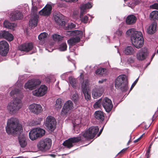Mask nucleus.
Returning <instances> with one entry per match:
<instances>
[{
    "instance_id": "obj_63",
    "label": "nucleus",
    "mask_w": 158,
    "mask_h": 158,
    "mask_svg": "<svg viewBox=\"0 0 158 158\" xmlns=\"http://www.w3.org/2000/svg\"><path fill=\"white\" fill-rule=\"evenodd\" d=\"M157 52L158 53V49L157 50Z\"/></svg>"
},
{
    "instance_id": "obj_2",
    "label": "nucleus",
    "mask_w": 158,
    "mask_h": 158,
    "mask_svg": "<svg viewBox=\"0 0 158 158\" xmlns=\"http://www.w3.org/2000/svg\"><path fill=\"white\" fill-rule=\"evenodd\" d=\"M126 34L131 35L132 43L135 48H139L143 46L144 41L141 32L136 31L134 28H131L127 31Z\"/></svg>"
},
{
    "instance_id": "obj_47",
    "label": "nucleus",
    "mask_w": 158,
    "mask_h": 158,
    "mask_svg": "<svg viewBox=\"0 0 158 158\" xmlns=\"http://www.w3.org/2000/svg\"><path fill=\"white\" fill-rule=\"evenodd\" d=\"M128 6L132 8L135 6V4L134 3L133 1L128 2L127 4Z\"/></svg>"
},
{
    "instance_id": "obj_50",
    "label": "nucleus",
    "mask_w": 158,
    "mask_h": 158,
    "mask_svg": "<svg viewBox=\"0 0 158 158\" xmlns=\"http://www.w3.org/2000/svg\"><path fill=\"white\" fill-rule=\"evenodd\" d=\"M143 134H143L138 139H137L135 140L134 141V143H136L137 142H138L142 138V136H143Z\"/></svg>"
},
{
    "instance_id": "obj_13",
    "label": "nucleus",
    "mask_w": 158,
    "mask_h": 158,
    "mask_svg": "<svg viewBox=\"0 0 158 158\" xmlns=\"http://www.w3.org/2000/svg\"><path fill=\"white\" fill-rule=\"evenodd\" d=\"M48 87L44 85H41L40 87L32 91V94L36 97H42L47 92Z\"/></svg>"
},
{
    "instance_id": "obj_19",
    "label": "nucleus",
    "mask_w": 158,
    "mask_h": 158,
    "mask_svg": "<svg viewBox=\"0 0 158 158\" xmlns=\"http://www.w3.org/2000/svg\"><path fill=\"white\" fill-rule=\"evenodd\" d=\"M33 44L31 43H27L21 45L19 47V50L26 52L34 49Z\"/></svg>"
},
{
    "instance_id": "obj_10",
    "label": "nucleus",
    "mask_w": 158,
    "mask_h": 158,
    "mask_svg": "<svg viewBox=\"0 0 158 158\" xmlns=\"http://www.w3.org/2000/svg\"><path fill=\"white\" fill-rule=\"evenodd\" d=\"M89 81L87 79L83 81L81 85L82 91L84 94L85 98L86 100H89L91 98L90 93L89 92V89L88 87Z\"/></svg>"
},
{
    "instance_id": "obj_54",
    "label": "nucleus",
    "mask_w": 158,
    "mask_h": 158,
    "mask_svg": "<svg viewBox=\"0 0 158 158\" xmlns=\"http://www.w3.org/2000/svg\"><path fill=\"white\" fill-rule=\"evenodd\" d=\"M106 81V79H102V80H99L98 82L99 83V84H102V83L103 82H105Z\"/></svg>"
},
{
    "instance_id": "obj_24",
    "label": "nucleus",
    "mask_w": 158,
    "mask_h": 158,
    "mask_svg": "<svg viewBox=\"0 0 158 158\" xmlns=\"http://www.w3.org/2000/svg\"><path fill=\"white\" fill-rule=\"evenodd\" d=\"M62 15L60 14H56L54 15V18L55 22L60 25H63L64 23L62 19Z\"/></svg>"
},
{
    "instance_id": "obj_62",
    "label": "nucleus",
    "mask_w": 158,
    "mask_h": 158,
    "mask_svg": "<svg viewBox=\"0 0 158 158\" xmlns=\"http://www.w3.org/2000/svg\"><path fill=\"white\" fill-rule=\"evenodd\" d=\"M19 86H20V89H21V87H23V86H22V85H21V84H20L19 85Z\"/></svg>"
},
{
    "instance_id": "obj_61",
    "label": "nucleus",
    "mask_w": 158,
    "mask_h": 158,
    "mask_svg": "<svg viewBox=\"0 0 158 158\" xmlns=\"http://www.w3.org/2000/svg\"><path fill=\"white\" fill-rule=\"evenodd\" d=\"M150 148H149L148 150H147V153H150Z\"/></svg>"
},
{
    "instance_id": "obj_6",
    "label": "nucleus",
    "mask_w": 158,
    "mask_h": 158,
    "mask_svg": "<svg viewBox=\"0 0 158 158\" xmlns=\"http://www.w3.org/2000/svg\"><path fill=\"white\" fill-rule=\"evenodd\" d=\"M32 5L31 11L33 13V15L29 21V25L31 28H33L36 26L37 24L38 16L36 14L38 8L34 4L33 0H32Z\"/></svg>"
},
{
    "instance_id": "obj_5",
    "label": "nucleus",
    "mask_w": 158,
    "mask_h": 158,
    "mask_svg": "<svg viewBox=\"0 0 158 158\" xmlns=\"http://www.w3.org/2000/svg\"><path fill=\"white\" fill-rule=\"evenodd\" d=\"M21 99L16 98L8 104L7 108L10 114H14L19 111L21 108Z\"/></svg>"
},
{
    "instance_id": "obj_25",
    "label": "nucleus",
    "mask_w": 158,
    "mask_h": 158,
    "mask_svg": "<svg viewBox=\"0 0 158 158\" xmlns=\"http://www.w3.org/2000/svg\"><path fill=\"white\" fill-rule=\"evenodd\" d=\"M156 25L155 22L152 23L147 28V32L149 34L152 35L156 31Z\"/></svg>"
},
{
    "instance_id": "obj_43",
    "label": "nucleus",
    "mask_w": 158,
    "mask_h": 158,
    "mask_svg": "<svg viewBox=\"0 0 158 158\" xmlns=\"http://www.w3.org/2000/svg\"><path fill=\"white\" fill-rule=\"evenodd\" d=\"M67 48L66 44L65 43H63L60 45L59 49L60 51H64L66 50Z\"/></svg>"
},
{
    "instance_id": "obj_4",
    "label": "nucleus",
    "mask_w": 158,
    "mask_h": 158,
    "mask_svg": "<svg viewBox=\"0 0 158 158\" xmlns=\"http://www.w3.org/2000/svg\"><path fill=\"white\" fill-rule=\"evenodd\" d=\"M115 86L116 88L120 89L123 92H125L127 90L128 88L126 76L122 75L118 76L115 80Z\"/></svg>"
},
{
    "instance_id": "obj_7",
    "label": "nucleus",
    "mask_w": 158,
    "mask_h": 158,
    "mask_svg": "<svg viewBox=\"0 0 158 158\" xmlns=\"http://www.w3.org/2000/svg\"><path fill=\"white\" fill-rule=\"evenodd\" d=\"M44 130L40 128H36L32 129L29 132V138L32 140H35L38 138L43 136L45 134Z\"/></svg>"
},
{
    "instance_id": "obj_39",
    "label": "nucleus",
    "mask_w": 158,
    "mask_h": 158,
    "mask_svg": "<svg viewBox=\"0 0 158 158\" xmlns=\"http://www.w3.org/2000/svg\"><path fill=\"white\" fill-rule=\"evenodd\" d=\"M69 83L74 88H76L77 83L76 80L72 77H69Z\"/></svg>"
},
{
    "instance_id": "obj_60",
    "label": "nucleus",
    "mask_w": 158,
    "mask_h": 158,
    "mask_svg": "<svg viewBox=\"0 0 158 158\" xmlns=\"http://www.w3.org/2000/svg\"><path fill=\"white\" fill-rule=\"evenodd\" d=\"M155 55V53H154V54H153V55H152V58H151V60H152V59L153 58V57Z\"/></svg>"
},
{
    "instance_id": "obj_29",
    "label": "nucleus",
    "mask_w": 158,
    "mask_h": 158,
    "mask_svg": "<svg viewBox=\"0 0 158 158\" xmlns=\"http://www.w3.org/2000/svg\"><path fill=\"white\" fill-rule=\"evenodd\" d=\"M80 37L77 36L75 37H73L70 39L68 40V44L71 46L74 45L76 43H78L80 40V38L81 37L79 35Z\"/></svg>"
},
{
    "instance_id": "obj_45",
    "label": "nucleus",
    "mask_w": 158,
    "mask_h": 158,
    "mask_svg": "<svg viewBox=\"0 0 158 158\" xmlns=\"http://www.w3.org/2000/svg\"><path fill=\"white\" fill-rule=\"evenodd\" d=\"M78 94H73L72 96V100L74 101V102H76L78 100Z\"/></svg>"
},
{
    "instance_id": "obj_30",
    "label": "nucleus",
    "mask_w": 158,
    "mask_h": 158,
    "mask_svg": "<svg viewBox=\"0 0 158 158\" xmlns=\"http://www.w3.org/2000/svg\"><path fill=\"white\" fill-rule=\"evenodd\" d=\"M75 33L77 35H79L81 37L83 36V33L82 31L76 30L73 31H66L64 32V34L66 35L70 36L72 33Z\"/></svg>"
},
{
    "instance_id": "obj_12",
    "label": "nucleus",
    "mask_w": 158,
    "mask_h": 158,
    "mask_svg": "<svg viewBox=\"0 0 158 158\" xmlns=\"http://www.w3.org/2000/svg\"><path fill=\"white\" fill-rule=\"evenodd\" d=\"M73 104L71 100H68L64 104L62 109L61 114L64 116L69 113L73 108Z\"/></svg>"
},
{
    "instance_id": "obj_56",
    "label": "nucleus",
    "mask_w": 158,
    "mask_h": 158,
    "mask_svg": "<svg viewBox=\"0 0 158 158\" xmlns=\"http://www.w3.org/2000/svg\"><path fill=\"white\" fill-rule=\"evenodd\" d=\"M150 157V153H147L146 157L147 158H149Z\"/></svg>"
},
{
    "instance_id": "obj_38",
    "label": "nucleus",
    "mask_w": 158,
    "mask_h": 158,
    "mask_svg": "<svg viewBox=\"0 0 158 158\" xmlns=\"http://www.w3.org/2000/svg\"><path fill=\"white\" fill-rule=\"evenodd\" d=\"M85 12H82V11L81 12L80 15V17L81 19V21L84 23H86L88 20V17L87 16L85 15L84 17H82L83 14Z\"/></svg>"
},
{
    "instance_id": "obj_18",
    "label": "nucleus",
    "mask_w": 158,
    "mask_h": 158,
    "mask_svg": "<svg viewBox=\"0 0 158 158\" xmlns=\"http://www.w3.org/2000/svg\"><path fill=\"white\" fill-rule=\"evenodd\" d=\"M9 18L12 21L20 19L23 18V15L19 11L16 10L10 12V14Z\"/></svg>"
},
{
    "instance_id": "obj_35",
    "label": "nucleus",
    "mask_w": 158,
    "mask_h": 158,
    "mask_svg": "<svg viewBox=\"0 0 158 158\" xmlns=\"http://www.w3.org/2000/svg\"><path fill=\"white\" fill-rule=\"evenodd\" d=\"M150 17L153 19H158V11L155 10L152 11L150 15Z\"/></svg>"
},
{
    "instance_id": "obj_51",
    "label": "nucleus",
    "mask_w": 158,
    "mask_h": 158,
    "mask_svg": "<svg viewBox=\"0 0 158 158\" xmlns=\"http://www.w3.org/2000/svg\"><path fill=\"white\" fill-rule=\"evenodd\" d=\"M128 62L130 63H133L134 62V59L132 58L131 57L129 58L128 59Z\"/></svg>"
},
{
    "instance_id": "obj_14",
    "label": "nucleus",
    "mask_w": 158,
    "mask_h": 158,
    "mask_svg": "<svg viewBox=\"0 0 158 158\" xmlns=\"http://www.w3.org/2000/svg\"><path fill=\"white\" fill-rule=\"evenodd\" d=\"M148 53L146 48H143L139 50L136 53V57L139 60H143L147 57Z\"/></svg>"
},
{
    "instance_id": "obj_33",
    "label": "nucleus",
    "mask_w": 158,
    "mask_h": 158,
    "mask_svg": "<svg viewBox=\"0 0 158 158\" xmlns=\"http://www.w3.org/2000/svg\"><path fill=\"white\" fill-rule=\"evenodd\" d=\"M92 6V3L90 2H88L85 4H83L81 5L80 8L81 11L85 12V10L86 9H89L91 8Z\"/></svg>"
},
{
    "instance_id": "obj_59",
    "label": "nucleus",
    "mask_w": 158,
    "mask_h": 158,
    "mask_svg": "<svg viewBox=\"0 0 158 158\" xmlns=\"http://www.w3.org/2000/svg\"><path fill=\"white\" fill-rule=\"evenodd\" d=\"M152 143H153V142H152L150 144V145H149V148H151V146H152Z\"/></svg>"
},
{
    "instance_id": "obj_9",
    "label": "nucleus",
    "mask_w": 158,
    "mask_h": 158,
    "mask_svg": "<svg viewBox=\"0 0 158 158\" xmlns=\"http://www.w3.org/2000/svg\"><path fill=\"white\" fill-rule=\"evenodd\" d=\"M56 121L54 118L52 116H48L46 119L44 125L48 130L52 131L56 128Z\"/></svg>"
},
{
    "instance_id": "obj_55",
    "label": "nucleus",
    "mask_w": 158,
    "mask_h": 158,
    "mask_svg": "<svg viewBox=\"0 0 158 158\" xmlns=\"http://www.w3.org/2000/svg\"><path fill=\"white\" fill-rule=\"evenodd\" d=\"M103 127H103L100 130V131H99V133L98 134V136H99L100 135V134L102 132V131L103 128Z\"/></svg>"
},
{
    "instance_id": "obj_27",
    "label": "nucleus",
    "mask_w": 158,
    "mask_h": 158,
    "mask_svg": "<svg viewBox=\"0 0 158 158\" xmlns=\"http://www.w3.org/2000/svg\"><path fill=\"white\" fill-rule=\"evenodd\" d=\"M136 18L133 15H128L126 19V23L128 24H133L136 21Z\"/></svg>"
},
{
    "instance_id": "obj_36",
    "label": "nucleus",
    "mask_w": 158,
    "mask_h": 158,
    "mask_svg": "<svg viewBox=\"0 0 158 158\" xmlns=\"http://www.w3.org/2000/svg\"><path fill=\"white\" fill-rule=\"evenodd\" d=\"M53 39L55 41H61L63 39V37L59 35L54 34L52 36Z\"/></svg>"
},
{
    "instance_id": "obj_3",
    "label": "nucleus",
    "mask_w": 158,
    "mask_h": 158,
    "mask_svg": "<svg viewBox=\"0 0 158 158\" xmlns=\"http://www.w3.org/2000/svg\"><path fill=\"white\" fill-rule=\"evenodd\" d=\"M6 129L7 134L11 135L19 134L23 131L22 127L19 123L18 119L13 117L8 120Z\"/></svg>"
},
{
    "instance_id": "obj_17",
    "label": "nucleus",
    "mask_w": 158,
    "mask_h": 158,
    "mask_svg": "<svg viewBox=\"0 0 158 158\" xmlns=\"http://www.w3.org/2000/svg\"><path fill=\"white\" fill-rule=\"evenodd\" d=\"M30 110L36 114H38L43 111V109L41 106L39 104L33 103L29 106Z\"/></svg>"
},
{
    "instance_id": "obj_34",
    "label": "nucleus",
    "mask_w": 158,
    "mask_h": 158,
    "mask_svg": "<svg viewBox=\"0 0 158 158\" xmlns=\"http://www.w3.org/2000/svg\"><path fill=\"white\" fill-rule=\"evenodd\" d=\"M10 94L11 96H12L15 94L18 95L17 96H19V94H20L21 95L20 98L21 99L22 98V94L20 92V90L19 89L15 88L14 90H13L11 91Z\"/></svg>"
},
{
    "instance_id": "obj_40",
    "label": "nucleus",
    "mask_w": 158,
    "mask_h": 158,
    "mask_svg": "<svg viewBox=\"0 0 158 158\" xmlns=\"http://www.w3.org/2000/svg\"><path fill=\"white\" fill-rule=\"evenodd\" d=\"M62 100L60 98L57 99L56 101L55 106L56 108H60L62 106Z\"/></svg>"
},
{
    "instance_id": "obj_16",
    "label": "nucleus",
    "mask_w": 158,
    "mask_h": 158,
    "mask_svg": "<svg viewBox=\"0 0 158 158\" xmlns=\"http://www.w3.org/2000/svg\"><path fill=\"white\" fill-rule=\"evenodd\" d=\"M102 104L106 111L109 112L112 110L113 105L111 100L106 97L102 100Z\"/></svg>"
},
{
    "instance_id": "obj_8",
    "label": "nucleus",
    "mask_w": 158,
    "mask_h": 158,
    "mask_svg": "<svg viewBox=\"0 0 158 158\" xmlns=\"http://www.w3.org/2000/svg\"><path fill=\"white\" fill-rule=\"evenodd\" d=\"M52 144L51 140L47 138L40 140L37 143V147L40 151H45L48 150Z\"/></svg>"
},
{
    "instance_id": "obj_26",
    "label": "nucleus",
    "mask_w": 158,
    "mask_h": 158,
    "mask_svg": "<svg viewBox=\"0 0 158 158\" xmlns=\"http://www.w3.org/2000/svg\"><path fill=\"white\" fill-rule=\"evenodd\" d=\"M81 123V118H76L73 121V129L75 133H78V131L77 129L78 125L80 124Z\"/></svg>"
},
{
    "instance_id": "obj_42",
    "label": "nucleus",
    "mask_w": 158,
    "mask_h": 158,
    "mask_svg": "<svg viewBox=\"0 0 158 158\" xmlns=\"http://www.w3.org/2000/svg\"><path fill=\"white\" fill-rule=\"evenodd\" d=\"M105 69L103 68H100L98 69L95 72L97 75H103L104 73Z\"/></svg>"
},
{
    "instance_id": "obj_20",
    "label": "nucleus",
    "mask_w": 158,
    "mask_h": 158,
    "mask_svg": "<svg viewBox=\"0 0 158 158\" xmlns=\"http://www.w3.org/2000/svg\"><path fill=\"white\" fill-rule=\"evenodd\" d=\"M52 10L51 6L47 4L42 10L39 11V13L40 15L48 16L50 14Z\"/></svg>"
},
{
    "instance_id": "obj_11",
    "label": "nucleus",
    "mask_w": 158,
    "mask_h": 158,
    "mask_svg": "<svg viewBox=\"0 0 158 158\" xmlns=\"http://www.w3.org/2000/svg\"><path fill=\"white\" fill-rule=\"evenodd\" d=\"M41 82L38 79H31L28 81L24 85L25 89H28L31 90L36 87L40 84Z\"/></svg>"
},
{
    "instance_id": "obj_48",
    "label": "nucleus",
    "mask_w": 158,
    "mask_h": 158,
    "mask_svg": "<svg viewBox=\"0 0 158 158\" xmlns=\"http://www.w3.org/2000/svg\"><path fill=\"white\" fill-rule=\"evenodd\" d=\"M139 78H137L135 81H134V82L132 84V85H131V89H130V90H131V89H132L134 87V86H135V85H136V83L138 81Z\"/></svg>"
},
{
    "instance_id": "obj_22",
    "label": "nucleus",
    "mask_w": 158,
    "mask_h": 158,
    "mask_svg": "<svg viewBox=\"0 0 158 158\" xmlns=\"http://www.w3.org/2000/svg\"><path fill=\"white\" fill-rule=\"evenodd\" d=\"M0 37L4 38L9 41H11L13 39V35L8 31H5L0 32Z\"/></svg>"
},
{
    "instance_id": "obj_31",
    "label": "nucleus",
    "mask_w": 158,
    "mask_h": 158,
    "mask_svg": "<svg viewBox=\"0 0 158 158\" xmlns=\"http://www.w3.org/2000/svg\"><path fill=\"white\" fill-rule=\"evenodd\" d=\"M4 27L8 29L14 30L16 25L13 23H10L7 20H5L3 23Z\"/></svg>"
},
{
    "instance_id": "obj_52",
    "label": "nucleus",
    "mask_w": 158,
    "mask_h": 158,
    "mask_svg": "<svg viewBox=\"0 0 158 158\" xmlns=\"http://www.w3.org/2000/svg\"><path fill=\"white\" fill-rule=\"evenodd\" d=\"M133 2L135 4V5L139 4L140 3V1L139 0L134 1Z\"/></svg>"
},
{
    "instance_id": "obj_21",
    "label": "nucleus",
    "mask_w": 158,
    "mask_h": 158,
    "mask_svg": "<svg viewBox=\"0 0 158 158\" xmlns=\"http://www.w3.org/2000/svg\"><path fill=\"white\" fill-rule=\"evenodd\" d=\"M104 91V89L102 87L99 88H95L93 89L92 92V96L94 99H96L101 96Z\"/></svg>"
},
{
    "instance_id": "obj_57",
    "label": "nucleus",
    "mask_w": 158,
    "mask_h": 158,
    "mask_svg": "<svg viewBox=\"0 0 158 158\" xmlns=\"http://www.w3.org/2000/svg\"><path fill=\"white\" fill-rule=\"evenodd\" d=\"M78 0H70V2H76Z\"/></svg>"
},
{
    "instance_id": "obj_58",
    "label": "nucleus",
    "mask_w": 158,
    "mask_h": 158,
    "mask_svg": "<svg viewBox=\"0 0 158 158\" xmlns=\"http://www.w3.org/2000/svg\"><path fill=\"white\" fill-rule=\"evenodd\" d=\"M25 6H26V7H27V8H26L27 10H29V7H28V5L26 4V5H25Z\"/></svg>"
},
{
    "instance_id": "obj_28",
    "label": "nucleus",
    "mask_w": 158,
    "mask_h": 158,
    "mask_svg": "<svg viewBox=\"0 0 158 158\" xmlns=\"http://www.w3.org/2000/svg\"><path fill=\"white\" fill-rule=\"evenodd\" d=\"M95 117L96 119L100 121H103L104 119V113L100 110L96 111L95 113Z\"/></svg>"
},
{
    "instance_id": "obj_64",
    "label": "nucleus",
    "mask_w": 158,
    "mask_h": 158,
    "mask_svg": "<svg viewBox=\"0 0 158 158\" xmlns=\"http://www.w3.org/2000/svg\"><path fill=\"white\" fill-rule=\"evenodd\" d=\"M130 140L128 142V143H127V144H129V142H130Z\"/></svg>"
},
{
    "instance_id": "obj_53",
    "label": "nucleus",
    "mask_w": 158,
    "mask_h": 158,
    "mask_svg": "<svg viewBox=\"0 0 158 158\" xmlns=\"http://www.w3.org/2000/svg\"><path fill=\"white\" fill-rule=\"evenodd\" d=\"M127 149V148H124L123 150H122L120 152H119L118 154H120V153H123L125 152L126 151Z\"/></svg>"
},
{
    "instance_id": "obj_23",
    "label": "nucleus",
    "mask_w": 158,
    "mask_h": 158,
    "mask_svg": "<svg viewBox=\"0 0 158 158\" xmlns=\"http://www.w3.org/2000/svg\"><path fill=\"white\" fill-rule=\"evenodd\" d=\"M18 139L19 143L21 147L22 148H25L27 144L26 136L24 135H20Z\"/></svg>"
},
{
    "instance_id": "obj_46",
    "label": "nucleus",
    "mask_w": 158,
    "mask_h": 158,
    "mask_svg": "<svg viewBox=\"0 0 158 158\" xmlns=\"http://www.w3.org/2000/svg\"><path fill=\"white\" fill-rule=\"evenodd\" d=\"M150 7L151 8L158 9V4L156 3H154V4L150 6Z\"/></svg>"
},
{
    "instance_id": "obj_44",
    "label": "nucleus",
    "mask_w": 158,
    "mask_h": 158,
    "mask_svg": "<svg viewBox=\"0 0 158 158\" xmlns=\"http://www.w3.org/2000/svg\"><path fill=\"white\" fill-rule=\"evenodd\" d=\"M102 102V99H99L98 101L96 102L94 105V107L95 108L100 107L101 106V102Z\"/></svg>"
},
{
    "instance_id": "obj_32",
    "label": "nucleus",
    "mask_w": 158,
    "mask_h": 158,
    "mask_svg": "<svg viewBox=\"0 0 158 158\" xmlns=\"http://www.w3.org/2000/svg\"><path fill=\"white\" fill-rule=\"evenodd\" d=\"M124 53L126 55H132L135 53V51L132 47L127 46L125 49Z\"/></svg>"
},
{
    "instance_id": "obj_15",
    "label": "nucleus",
    "mask_w": 158,
    "mask_h": 158,
    "mask_svg": "<svg viewBox=\"0 0 158 158\" xmlns=\"http://www.w3.org/2000/svg\"><path fill=\"white\" fill-rule=\"evenodd\" d=\"M9 44L5 40L0 42V54L2 56H5L7 55L9 51Z\"/></svg>"
},
{
    "instance_id": "obj_1",
    "label": "nucleus",
    "mask_w": 158,
    "mask_h": 158,
    "mask_svg": "<svg viewBox=\"0 0 158 158\" xmlns=\"http://www.w3.org/2000/svg\"><path fill=\"white\" fill-rule=\"evenodd\" d=\"M98 131L99 128L97 126L91 127L79 136L70 138L66 140L63 143V145L67 148H70L73 146V143L81 140L82 139V136L87 139H93L98 133Z\"/></svg>"
},
{
    "instance_id": "obj_37",
    "label": "nucleus",
    "mask_w": 158,
    "mask_h": 158,
    "mask_svg": "<svg viewBox=\"0 0 158 158\" xmlns=\"http://www.w3.org/2000/svg\"><path fill=\"white\" fill-rule=\"evenodd\" d=\"M48 35V34L45 32L41 33L38 36V39L39 40L41 41H44L46 39Z\"/></svg>"
},
{
    "instance_id": "obj_41",
    "label": "nucleus",
    "mask_w": 158,
    "mask_h": 158,
    "mask_svg": "<svg viewBox=\"0 0 158 158\" xmlns=\"http://www.w3.org/2000/svg\"><path fill=\"white\" fill-rule=\"evenodd\" d=\"M123 33L122 31L120 30H118L115 33V36L120 39L123 36Z\"/></svg>"
},
{
    "instance_id": "obj_49",
    "label": "nucleus",
    "mask_w": 158,
    "mask_h": 158,
    "mask_svg": "<svg viewBox=\"0 0 158 158\" xmlns=\"http://www.w3.org/2000/svg\"><path fill=\"white\" fill-rule=\"evenodd\" d=\"M75 25L73 23H71L68 25V27L70 28H73L75 27Z\"/></svg>"
}]
</instances>
